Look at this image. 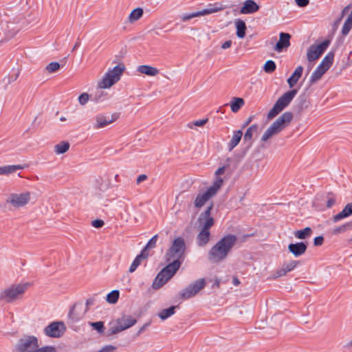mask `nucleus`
<instances>
[{
    "mask_svg": "<svg viewBox=\"0 0 352 352\" xmlns=\"http://www.w3.org/2000/svg\"><path fill=\"white\" fill-rule=\"evenodd\" d=\"M236 241L234 234H227L221 238L208 252V258L212 263H219L226 258Z\"/></svg>",
    "mask_w": 352,
    "mask_h": 352,
    "instance_id": "1",
    "label": "nucleus"
},
{
    "mask_svg": "<svg viewBox=\"0 0 352 352\" xmlns=\"http://www.w3.org/2000/svg\"><path fill=\"white\" fill-rule=\"evenodd\" d=\"M186 250V242L184 238H175L166 254V261L170 262L172 259H178L182 262L185 259Z\"/></svg>",
    "mask_w": 352,
    "mask_h": 352,
    "instance_id": "2",
    "label": "nucleus"
},
{
    "mask_svg": "<svg viewBox=\"0 0 352 352\" xmlns=\"http://www.w3.org/2000/svg\"><path fill=\"white\" fill-rule=\"evenodd\" d=\"M29 284L12 285L0 292V300L11 303L20 298L27 289Z\"/></svg>",
    "mask_w": 352,
    "mask_h": 352,
    "instance_id": "3",
    "label": "nucleus"
},
{
    "mask_svg": "<svg viewBox=\"0 0 352 352\" xmlns=\"http://www.w3.org/2000/svg\"><path fill=\"white\" fill-rule=\"evenodd\" d=\"M125 69L123 64H118L109 69L104 76L102 80L98 82L100 89H108L120 80L122 73Z\"/></svg>",
    "mask_w": 352,
    "mask_h": 352,
    "instance_id": "4",
    "label": "nucleus"
},
{
    "mask_svg": "<svg viewBox=\"0 0 352 352\" xmlns=\"http://www.w3.org/2000/svg\"><path fill=\"white\" fill-rule=\"evenodd\" d=\"M335 54L331 51L322 60L321 63L313 72L311 75L309 82L311 84L316 82L318 80L323 74L331 67L333 63Z\"/></svg>",
    "mask_w": 352,
    "mask_h": 352,
    "instance_id": "5",
    "label": "nucleus"
},
{
    "mask_svg": "<svg viewBox=\"0 0 352 352\" xmlns=\"http://www.w3.org/2000/svg\"><path fill=\"white\" fill-rule=\"evenodd\" d=\"M39 346L38 338L34 336L25 335L14 346L16 352H33Z\"/></svg>",
    "mask_w": 352,
    "mask_h": 352,
    "instance_id": "6",
    "label": "nucleus"
},
{
    "mask_svg": "<svg viewBox=\"0 0 352 352\" xmlns=\"http://www.w3.org/2000/svg\"><path fill=\"white\" fill-rule=\"evenodd\" d=\"M206 284V279L204 278L196 280L180 292V298L187 300L195 296L205 287Z\"/></svg>",
    "mask_w": 352,
    "mask_h": 352,
    "instance_id": "7",
    "label": "nucleus"
},
{
    "mask_svg": "<svg viewBox=\"0 0 352 352\" xmlns=\"http://www.w3.org/2000/svg\"><path fill=\"white\" fill-rule=\"evenodd\" d=\"M88 310V299L85 300V303L76 302L74 305L69 313V322L74 323L82 320Z\"/></svg>",
    "mask_w": 352,
    "mask_h": 352,
    "instance_id": "8",
    "label": "nucleus"
},
{
    "mask_svg": "<svg viewBox=\"0 0 352 352\" xmlns=\"http://www.w3.org/2000/svg\"><path fill=\"white\" fill-rule=\"evenodd\" d=\"M223 9L222 6L220 3H216L214 4H209L206 8L203 9L200 11L193 12L190 13L183 14L180 18L182 21H188L194 17L200 16L208 15L217 12H219Z\"/></svg>",
    "mask_w": 352,
    "mask_h": 352,
    "instance_id": "9",
    "label": "nucleus"
},
{
    "mask_svg": "<svg viewBox=\"0 0 352 352\" xmlns=\"http://www.w3.org/2000/svg\"><path fill=\"white\" fill-rule=\"evenodd\" d=\"M65 329L63 322H52L45 327L43 331L47 337L58 338L64 334Z\"/></svg>",
    "mask_w": 352,
    "mask_h": 352,
    "instance_id": "10",
    "label": "nucleus"
},
{
    "mask_svg": "<svg viewBox=\"0 0 352 352\" xmlns=\"http://www.w3.org/2000/svg\"><path fill=\"white\" fill-rule=\"evenodd\" d=\"M30 200V192L12 193L10 195L6 202L10 204L15 208H20L25 206Z\"/></svg>",
    "mask_w": 352,
    "mask_h": 352,
    "instance_id": "11",
    "label": "nucleus"
},
{
    "mask_svg": "<svg viewBox=\"0 0 352 352\" xmlns=\"http://www.w3.org/2000/svg\"><path fill=\"white\" fill-rule=\"evenodd\" d=\"M175 273L170 271V270H166V267H164L156 276L155 280L153 282L152 287L155 289H158L165 285L168 280H170Z\"/></svg>",
    "mask_w": 352,
    "mask_h": 352,
    "instance_id": "12",
    "label": "nucleus"
},
{
    "mask_svg": "<svg viewBox=\"0 0 352 352\" xmlns=\"http://www.w3.org/2000/svg\"><path fill=\"white\" fill-rule=\"evenodd\" d=\"M118 118V115L117 113H113L111 115H98L96 117V123L94 125V128L96 129L104 128L116 121Z\"/></svg>",
    "mask_w": 352,
    "mask_h": 352,
    "instance_id": "13",
    "label": "nucleus"
},
{
    "mask_svg": "<svg viewBox=\"0 0 352 352\" xmlns=\"http://www.w3.org/2000/svg\"><path fill=\"white\" fill-rule=\"evenodd\" d=\"M212 207L213 204L212 203L199 216V222L202 223V221H204L202 228L204 230H210V228L214 225V219L210 216Z\"/></svg>",
    "mask_w": 352,
    "mask_h": 352,
    "instance_id": "14",
    "label": "nucleus"
},
{
    "mask_svg": "<svg viewBox=\"0 0 352 352\" xmlns=\"http://www.w3.org/2000/svg\"><path fill=\"white\" fill-rule=\"evenodd\" d=\"M293 119V113L289 111L283 113L272 124L280 132L285 126H287Z\"/></svg>",
    "mask_w": 352,
    "mask_h": 352,
    "instance_id": "15",
    "label": "nucleus"
},
{
    "mask_svg": "<svg viewBox=\"0 0 352 352\" xmlns=\"http://www.w3.org/2000/svg\"><path fill=\"white\" fill-rule=\"evenodd\" d=\"M291 35L289 33L280 32L279 34V41L276 43L274 50L280 52L284 49L290 45Z\"/></svg>",
    "mask_w": 352,
    "mask_h": 352,
    "instance_id": "16",
    "label": "nucleus"
},
{
    "mask_svg": "<svg viewBox=\"0 0 352 352\" xmlns=\"http://www.w3.org/2000/svg\"><path fill=\"white\" fill-rule=\"evenodd\" d=\"M214 195L208 189L197 195L194 200V206L197 208H201Z\"/></svg>",
    "mask_w": 352,
    "mask_h": 352,
    "instance_id": "17",
    "label": "nucleus"
},
{
    "mask_svg": "<svg viewBox=\"0 0 352 352\" xmlns=\"http://www.w3.org/2000/svg\"><path fill=\"white\" fill-rule=\"evenodd\" d=\"M259 6L254 0H246L243 2L239 13L242 14H250L257 12Z\"/></svg>",
    "mask_w": 352,
    "mask_h": 352,
    "instance_id": "18",
    "label": "nucleus"
},
{
    "mask_svg": "<svg viewBox=\"0 0 352 352\" xmlns=\"http://www.w3.org/2000/svg\"><path fill=\"white\" fill-rule=\"evenodd\" d=\"M307 248V245L305 242H297L295 243H290L288 245L289 251L293 254L296 257L302 255Z\"/></svg>",
    "mask_w": 352,
    "mask_h": 352,
    "instance_id": "19",
    "label": "nucleus"
},
{
    "mask_svg": "<svg viewBox=\"0 0 352 352\" xmlns=\"http://www.w3.org/2000/svg\"><path fill=\"white\" fill-rule=\"evenodd\" d=\"M118 324H120L123 330L130 328L135 325L137 320L131 316H123L122 318L116 320Z\"/></svg>",
    "mask_w": 352,
    "mask_h": 352,
    "instance_id": "20",
    "label": "nucleus"
},
{
    "mask_svg": "<svg viewBox=\"0 0 352 352\" xmlns=\"http://www.w3.org/2000/svg\"><path fill=\"white\" fill-rule=\"evenodd\" d=\"M316 200L326 201L327 208H330L336 204V195L332 192H327L322 195L318 194Z\"/></svg>",
    "mask_w": 352,
    "mask_h": 352,
    "instance_id": "21",
    "label": "nucleus"
},
{
    "mask_svg": "<svg viewBox=\"0 0 352 352\" xmlns=\"http://www.w3.org/2000/svg\"><path fill=\"white\" fill-rule=\"evenodd\" d=\"M302 66L300 65L296 68L292 76L287 80L290 88H292L297 83L298 80L302 76Z\"/></svg>",
    "mask_w": 352,
    "mask_h": 352,
    "instance_id": "22",
    "label": "nucleus"
},
{
    "mask_svg": "<svg viewBox=\"0 0 352 352\" xmlns=\"http://www.w3.org/2000/svg\"><path fill=\"white\" fill-rule=\"evenodd\" d=\"M297 93H298V90L296 89H293L290 91L285 92L280 97H279L277 100H278L282 104H283L286 107H287L290 104V102L292 101L294 98L296 96Z\"/></svg>",
    "mask_w": 352,
    "mask_h": 352,
    "instance_id": "23",
    "label": "nucleus"
},
{
    "mask_svg": "<svg viewBox=\"0 0 352 352\" xmlns=\"http://www.w3.org/2000/svg\"><path fill=\"white\" fill-rule=\"evenodd\" d=\"M242 136H243L242 129L234 131L233 132L232 137L230 141L229 142V143L228 144V147L229 151H231L232 150H233L234 148H235L239 144V143L240 142V141L241 140Z\"/></svg>",
    "mask_w": 352,
    "mask_h": 352,
    "instance_id": "24",
    "label": "nucleus"
},
{
    "mask_svg": "<svg viewBox=\"0 0 352 352\" xmlns=\"http://www.w3.org/2000/svg\"><path fill=\"white\" fill-rule=\"evenodd\" d=\"M351 215H352V203H349L344 206L340 212L333 217V221L337 222Z\"/></svg>",
    "mask_w": 352,
    "mask_h": 352,
    "instance_id": "25",
    "label": "nucleus"
},
{
    "mask_svg": "<svg viewBox=\"0 0 352 352\" xmlns=\"http://www.w3.org/2000/svg\"><path fill=\"white\" fill-rule=\"evenodd\" d=\"M210 230H206L202 229L199 232V234H197V245H199L200 247L206 245L208 243V241L210 240Z\"/></svg>",
    "mask_w": 352,
    "mask_h": 352,
    "instance_id": "26",
    "label": "nucleus"
},
{
    "mask_svg": "<svg viewBox=\"0 0 352 352\" xmlns=\"http://www.w3.org/2000/svg\"><path fill=\"white\" fill-rule=\"evenodd\" d=\"M287 107L278 100H276L273 107L267 113V119L271 120L279 114Z\"/></svg>",
    "mask_w": 352,
    "mask_h": 352,
    "instance_id": "27",
    "label": "nucleus"
},
{
    "mask_svg": "<svg viewBox=\"0 0 352 352\" xmlns=\"http://www.w3.org/2000/svg\"><path fill=\"white\" fill-rule=\"evenodd\" d=\"M287 107L278 100H276L273 107L267 113V119L271 120L279 114Z\"/></svg>",
    "mask_w": 352,
    "mask_h": 352,
    "instance_id": "28",
    "label": "nucleus"
},
{
    "mask_svg": "<svg viewBox=\"0 0 352 352\" xmlns=\"http://www.w3.org/2000/svg\"><path fill=\"white\" fill-rule=\"evenodd\" d=\"M234 24L236 27V36L239 38H244L245 35V31H246V24L244 21L240 19H237L234 21Z\"/></svg>",
    "mask_w": 352,
    "mask_h": 352,
    "instance_id": "29",
    "label": "nucleus"
},
{
    "mask_svg": "<svg viewBox=\"0 0 352 352\" xmlns=\"http://www.w3.org/2000/svg\"><path fill=\"white\" fill-rule=\"evenodd\" d=\"M138 71L142 74L150 76H156L159 73V71L157 68L146 65H142L139 66L138 68Z\"/></svg>",
    "mask_w": 352,
    "mask_h": 352,
    "instance_id": "30",
    "label": "nucleus"
},
{
    "mask_svg": "<svg viewBox=\"0 0 352 352\" xmlns=\"http://www.w3.org/2000/svg\"><path fill=\"white\" fill-rule=\"evenodd\" d=\"M320 55L321 54L318 51V47H316V45H311L307 50V58L309 62L316 60Z\"/></svg>",
    "mask_w": 352,
    "mask_h": 352,
    "instance_id": "31",
    "label": "nucleus"
},
{
    "mask_svg": "<svg viewBox=\"0 0 352 352\" xmlns=\"http://www.w3.org/2000/svg\"><path fill=\"white\" fill-rule=\"evenodd\" d=\"M148 254L145 253V250H142L141 253L137 255L133 261L132 262L129 270V272L132 273L135 272L138 267L140 265L141 260L142 258H146Z\"/></svg>",
    "mask_w": 352,
    "mask_h": 352,
    "instance_id": "32",
    "label": "nucleus"
},
{
    "mask_svg": "<svg viewBox=\"0 0 352 352\" xmlns=\"http://www.w3.org/2000/svg\"><path fill=\"white\" fill-rule=\"evenodd\" d=\"M258 129V125L257 124H254L250 126L245 131L243 137V140L245 142H249L250 144H252V140L253 137V133L256 132Z\"/></svg>",
    "mask_w": 352,
    "mask_h": 352,
    "instance_id": "33",
    "label": "nucleus"
},
{
    "mask_svg": "<svg viewBox=\"0 0 352 352\" xmlns=\"http://www.w3.org/2000/svg\"><path fill=\"white\" fill-rule=\"evenodd\" d=\"M23 166L21 165H8L0 167V175H8L14 173L16 170H21Z\"/></svg>",
    "mask_w": 352,
    "mask_h": 352,
    "instance_id": "34",
    "label": "nucleus"
},
{
    "mask_svg": "<svg viewBox=\"0 0 352 352\" xmlns=\"http://www.w3.org/2000/svg\"><path fill=\"white\" fill-rule=\"evenodd\" d=\"M278 133H280V131L276 128L275 125L272 124L265 131L261 140L262 142H265L272 135L278 134Z\"/></svg>",
    "mask_w": 352,
    "mask_h": 352,
    "instance_id": "35",
    "label": "nucleus"
},
{
    "mask_svg": "<svg viewBox=\"0 0 352 352\" xmlns=\"http://www.w3.org/2000/svg\"><path fill=\"white\" fill-rule=\"evenodd\" d=\"M244 104V100L241 98H233L230 102V108L233 113H236Z\"/></svg>",
    "mask_w": 352,
    "mask_h": 352,
    "instance_id": "36",
    "label": "nucleus"
},
{
    "mask_svg": "<svg viewBox=\"0 0 352 352\" xmlns=\"http://www.w3.org/2000/svg\"><path fill=\"white\" fill-rule=\"evenodd\" d=\"M70 144L68 142L63 141L54 146V152L59 155L66 153L69 148Z\"/></svg>",
    "mask_w": 352,
    "mask_h": 352,
    "instance_id": "37",
    "label": "nucleus"
},
{
    "mask_svg": "<svg viewBox=\"0 0 352 352\" xmlns=\"http://www.w3.org/2000/svg\"><path fill=\"white\" fill-rule=\"evenodd\" d=\"M176 306H170L168 309H162L159 314L158 316L162 320H166L175 313Z\"/></svg>",
    "mask_w": 352,
    "mask_h": 352,
    "instance_id": "38",
    "label": "nucleus"
},
{
    "mask_svg": "<svg viewBox=\"0 0 352 352\" xmlns=\"http://www.w3.org/2000/svg\"><path fill=\"white\" fill-rule=\"evenodd\" d=\"M311 232V228L310 227H306L304 229L296 231L294 233V236L299 239H305L309 236Z\"/></svg>",
    "mask_w": 352,
    "mask_h": 352,
    "instance_id": "39",
    "label": "nucleus"
},
{
    "mask_svg": "<svg viewBox=\"0 0 352 352\" xmlns=\"http://www.w3.org/2000/svg\"><path fill=\"white\" fill-rule=\"evenodd\" d=\"M144 11L142 8H137L132 10L129 16V19L131 22L138 20L142 15Z\"/></svg>",
    "mask_w": 352,
    "mask_h": 352,
    "instance_id": "40",
    "label": "nucleus"
},
{
    "mask_svg": "<svg viewBox=\"0 0 352 352\" xmlns=\"http://www.w3.org/2000/svg\"><path fill=\"white\" fill-rule=\"evenodd\" d=\"M223 179L221 177H217L212 185L210 186L208 190L210 191L214 195H215L217 191L220 189L223 184Z\"/></svg>",
    "mask_w": 352,
    "mask_h": 352,
    "instance_id": "41",
    "label": "nucleus"
},
{
    "mask_svg": "<svg viewBox=\"0 0 352 352\" xmlns=\"http://www.w3.org/2000/svg\"><path fill=\"white\" fill-rule=\"evenodd\" d=\"M172 260H173V261L170 262L166 266V270H170V271L173 272V273H176L178 271V270L179 269V267L183 262L178 259H172Z\"/></svg>",
    "mask_w": 352,
    "mask_h": 352,
    "instance_id": "42",
    "label": "nucleus"
},
{
    "mask_svg": "<svg viewBox=\"0 0 352 352\" xmlns=\"http://www.w3.org/2000/svg\"><path fill=\"white\" fill-rule=\"evenodd\" d=\"M119 296L118 290H113L107 295L106 300L110 304H115L118 300Z\"/></svg>",
    "mask_w": 352,
    "mask_h": 352,
    "instance_id": "43",
    "label": "nucleus"
},
{
    "mask_svg": "<svg viewBox=\"0 0 352 352\" xmlns=\"http://www.w3.org/2000/svg\"><path fill=\"white\" fill-rule=\"evenodd\" d=\"M265 72L267 74H272L276 69V65L272 60H268L265 62L263 67Z\"/></svg>",
    "mask_w": 352,
    "mask_h": 352,
    "instance_id": "44",
    "label": "nucleus"
},
{
    "mask_svg": "<svg viewBox=\"0 0 352 352\" xmlns=\"http://www.w3.org/2000/svg\"><path fill=\"white\" fill-rule=\"evenodd\" d=\"M351 229H352V221L345 223L344 224L336 228L333 231V234H338Z\"/></svg>",
    "mask_w": 352,
    "mask_h": 352,
    "instance_id": "45",
    "label": "nucleus"
},
{
    "mask_svg": "<svg viewBox=\"0 0 352 352\" xmlns=\"http://www.w3.org/2000/svg\"><path fill=\"white\" fill-rule=\"evenodd\" d=\"M352 28V19L350 17H347L346 21L344 23V25L342 28V34L344 36H346L349 34L351 29Z\"/></svg>",
    "mask_w": 352,
    "mask_h": 352,
    "instance_id": "46",
    "label": "nucleus"
},
{
    "mask_svg": "<svg viewBox=\"0 0 352 352\" xmlns=\"http://www.w3.org/2000/svg\"><path fill=\"white\" fill-rule=\"evenodd\" d=\"M60 64L58 62H52L46 67V70L49 73L56 72L60 69Z\"/></svg>",
    "mask_w": 352,
    "mask_h": 352,
    "instance_id": "47",
    "label": "nucleus"
},
{
    "mask_svg": "<svg viewBox=\"0 0 352 352\" xmlns=\"http://www.w3.org/2000/svg\"><path fill=\"white\" fill-rule=\"evenodd\" d=\"M157 237H158L157 234H155L153 236H152L151 239H150V240L148 241V243H146V245H145V247L143 250H145V252H146L147 249H151V248H155L156 245L157 241Z\"/></svg>",
    "mask_w": 352,
    "mask_h": 352,
    "instance_id": "48",
    "label": "nucleus"
},
{
    "mask_svg": "<svg viewBox=\"0 0 352 352\" xmlns=\"http://www.w3.org/2000/svg\"><path fill=\"white\" fill-rule=\"evenodd\" d=\"M89 324L99 333H102L104 331L103 322L99 321L96 322L89 323Z\"/></svg>",
    "mask_w": 352,
    "mask_h": 352,
    "instance_id": "49",
    "label": "nucleus"
},
{
    "mask_svg": "<svg viewBox=\"0 0 352 352\" xmlns=\"http://www.w3.org/2000/svg\"><path fill=\"white\" fill-rule=\"evenodd\" d=\"M33 352H57L56 349L54 346H45L43 347H38Z\"/></svg>",
    "mask_w": 352,
    "mask_h": 352,
    "instance_id": "50",
    "label": "nucleus"
},
{
    "mask_svg": "<svg viewBox=\"0 0 352 352\" xmlns=\"http://www.w3.org/2000/svg\"><path fill=\"white\" fill-rule=\"evenodd\" d=\"M330 41L329 40H325L320 43V44L316 45V47H318V51L322 54L327 50Z\"/></svg>",
    "mask_w": 352,
    "mask_h": 352,
    "instance_id": "51",
    "label": "nucleus"
},
{
    "mask_svg": "<svg viewBox=\"0 0 352 352\" xmlns=\"http://www.w3.org/2000/svg\"><path fill=\"white\" fill-rule=\"evenodd\" d=\"M207 122H208V118L202 119V120H197L192 122L188 123V126L190 128H192V126H201L204 125Z\"/></svg>",
    "mask_w": 352,
    "mask_h": 352,
    "instance_id": "52",
    "label": "nucleus"
},
{
    "mask_svg": "<svg viewBox=\"0 0 352 352\" xmlns=\"http://www.w3.org/2000/svg\"><path fill=\"white\" fill-rule=\"evenodd\" d=\"M297 263H298L297 261H291L290 263H289L287 264H284L283 267H285V271L287 272H292V270H294L296 268V267L297 265Z\"/></svg>",
    "mask_w": 352,
    "mask_h": 352,
    "instance_id": "53",
    "label": "nucleus"
},
{
    "mask_svg": "<svg viewBox=\"0 0 352 352\" xmlns=\"http://www.w3.org/2000/svg\"><path fill=\"white\" fill-rule=\"evenodd\" d=\"M110 333H109V335H113V334H116L122 331H124L122 329V328L121 327L120 324H118L116 322V325H113L112 326L110 329Z\"/></svg>",
    "mask_w": 352,
    "mask_h": 352,
    "instance_id": "54",
    "label": "nucleus"
},
{
    "mask_svg": "<svg viewBox=\"0 0 352 352\" xmlns=\"http://www.w3.org/2000/svg\"><path fill=\"white\" fill-rule=\"evenodd\" d=\"M91 226L96 228H100L104 225V222L102 219H95L91 221Z\"/></svg>",
    "mask_w": 352,
    "mask_h": 352,
    "instance_id": "55",
    "label": "nucleus"
},
{
    "mask_svg": "<svg viewBox=\"0 0 352 352\" xmlns=\"http://www.w3.org/2000/svg\"><path fill=\"white\" fill-rule=\"evenodd\" d=\"M78 102L80 104L84 105L88 102V93H83L78 97Z\"/></svg>",
    "mask_w": 352,
    "mask_h": 352,
    "instance_id": "56",
    "label": "nucleus"
},
{
    "mask_svg": "<svg viewBox=\"0 0 352 352\" xmlns=\"http://www.w3.org/2000/svg\"><path fill=\"white\" fill-rule=\"evenodd\" d=\"M116 349V347L113 345H107L102 347L98 352H114Z\"/></svg>",
    "mask_w": 352,
    "mask_h": 352,
    "instance_id": "57",
    "label": "nucleus"
},
{
    "mask_svg": "<svg viewBox=\"0 0 352 352\" xmlns=\"http://www.w3.org/2000/svg\"><path fill=\"white\" fill-rule=\"evenodd\" d=\"M324 241V238L322 236H318L314 239V245L315 246H320L322 244Z\"/></svg>",
    "mask_w": 352,
    "mask_h": 352,
    "instance_id": "58",
    "label": "nucleus"
},
{
    "mask_svg": "<svg viewBox=\"0 0 352 352\" xmlns=\"http://www.w3.org/2000/svg\"><path fill=\"white\" fill-rule=\"evenodd\" d=\"M299 7H305L309 4V0H295Z\"/></svg>",
    "mask_w": 352,
    "mask_h": 352,
    "instance_id": "59",
    "label": "nucleus"
},
{
    "mask_svg": "<svg viewBox=\"0 0 352 352\" xmlns=\"http://www.w3.org/2000/svg\"><path fill=\"white\" fill-rule=\"evenodd\" d=\"M102 178L100 177H99L98 179H96V188H98L100 190H104V187H103V184H102Z\"/></svg>",
    "mask_w": 352,
    "mask_h": 352,
    "instance_id": "60",
    "label": "nucleus"
},
{
    "mask_svg": "<svg viewBox=\"0 0 352 352\" xmlns=\"http://www.w3.org/2000/svg\"><path fill=\"white\" fill-rule=\"evenodd\" d=\"M150 322H146L142 327L140 328V329L137 332V336H140L141 333H142L145 329L149 327Z\"/></svg>",
    "mask_w": 352,
    "mask_h": 352,
    "instance_id": "61",
    "label": "nucleus"
},
{
    "mask_svg": "<svg viewBox=\"0 0 352 352\" xmlns=\"http://www.w3.org/2000/svg\"><path fill=\"white\" fill-rule=\"evenodd\" d=\"M287 273V272L285 271V267L283 266L280 270H278L276 272V275H277V276L280 277V276H283L286 275Z\"/></svg>",
    "mask_w": 352,
    "mask_h": 352,
    "instance_id": "62",
    "label": "nucleus"
},
{
    "mask_svg": "<svg viewBox=\"0 0 352 352\" xmlns=\"http://www.w3.org/2000/svg\"><path fill=\"white\" fill-rule=\"evenodd\" d=\"M231 45H232V41L231 40H228V41H225L221 45V48L223 49V50H226V49H228V48L230 47Z\"/></svg>",
    "mask_w": 352,
    "mask_h": 352,
    "instance_id": "63",
    "label": "nucleus"
},
{
    "mask_svg": "<svg viewBox=\"0 0 352 352\" xmlns=\"http://www.w3.org/2000/svg\"><path fill=\"white\" fill-rule=\"evenodd\" d=\"M147 178V176L144 174L140 175L138 177L136 182L137 184H140L142 182L144 181Z\"/></svg>",
    "mask_w": 352,
    "mask_h": 352,
    "instance_id": "64",
    "label": "nucleus"
}]
</instances>
